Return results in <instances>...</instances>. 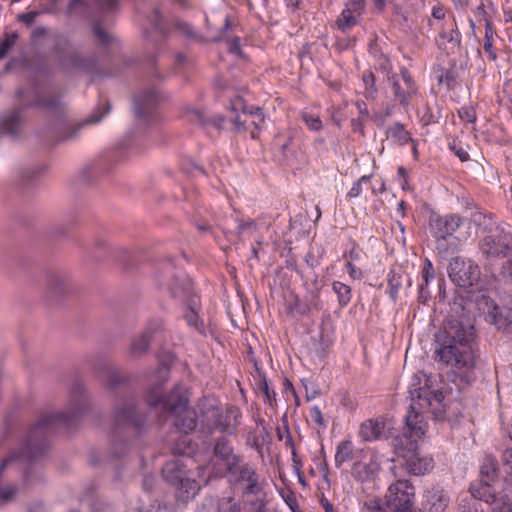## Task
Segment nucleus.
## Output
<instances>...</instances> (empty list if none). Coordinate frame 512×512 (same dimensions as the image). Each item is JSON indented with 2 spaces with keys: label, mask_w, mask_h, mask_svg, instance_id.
Here are the masks:
<instances>
[{
  "label": "nucleus",
  "mask_w": 512,
  "mask_h": 512,
  "mask_svg": "<svg viewBox=\"0 0 512 512\" xmlns=\"http://www.w3.org/2000/svg\"><path fill=\"white\" fill-rule=\"evenodd\" d=\"M473 499L469 500H462L459 505V511L458 512H483L482 509H480V504L478 500H480L478 497H475L473 494Z\"/></svg>",
  "instance_id": "obj_45"
},
{
  "label": "nucleus",
  "mask_w": 512,
  "mask_h": 512,
  "mask_svg": "<svg viewBox=\"0 0 512 512\" xmlns=\"http://www.w3.org/2000/svg\"><path fill=\"white\" fill-rule=\"evenodd\" d=\"M21 121V111L19 109L13 110L0 119L1 133L15 136L19 132Z\"/></svg>",
  "instance_id": "obj_27"
},
{
  "label": "nucleus",
  "mask_w": 512,
  "mask_h": 512,
  "mask_svg": "<svg viewBox=\"0 0 512 512\" xmlns=\"http://www.w3.org/2000/svg\"><path fill=\"white\" fill-rule=\"evenodd\" d=\"M463 224L462 217L458 214L432 215L429 227L432 236L436 239L437 248L447 238L452 236Z\"/></svg>",
  "instance_id": "obj_12"
},
{
  "label": "nucleus",
  "mask_w": 512,
  "mask_h": 512,
  "mask_svg": "<svg viewBox=\"0 0 512 512\" xmlns=\"http://www.w3.org/2000/svg\"><path fill=\"white\" fill-rule=\"evenodd\" d=\"M285 502L287 503V505L289 506V508L293 511V512H296V510L298 509V503H297V499L295 497V495L292 493V492H289L287 493L286 496H283Z\"/></svg>",
  "instance_id": "obj_58"
},
{
  "label": "nucleus",
  "mask_w": 512,
  "mask_h": 512,
  "mask_svg": "<svg viewBox=\"0 0 512 512\" xmlns=\"http://www.w3.org/2000/svg\"><path fill=\"white\" fill-rule=\"evenodd\" d=\"M388 133L400 145H405L411 140L410 133L400 123H395L391 126Z\"/></svg>",
  "instance_id": "obj_36"
},
{
  "label": "nucleus",
  "mask_w": 512,
  "mask_h": 512,
  "mask_svg": "<svg viewBox=\"0 0 512 512\" xmlns=\"http://www.w3.org/2000/svg\"><path fill=\"white\" fill-rule=\"evenodd\" d=\"M486 320L495 325L498 330H502L508 336L512 337V311L499 307L495 304L491 305Z\"/></svg>",
  "instance_id": "obj_17"
},
{
  "label": "nucleus",
  "mask_w": 512,
  "mask_h": 512,
  "mask_svg": "<svg viewBox=\"0 0 512 512\" xmlns=\"http://www.w3.org/2000/svg\"><path fill=\"white\" fill-rule=\"evenodd\" d=\"M362 81L365 85L364 95L366 98H374L377 94L375 76L372 71L366 70L362 74Z\"/></svg>",
  "instance_id": "obj_38"
},
{
  "label": "nucleus",
  "mask_w": 512,
  "mask_h": 512,
  "mask_svg": "<svg viewBox=\"0 0 512 512\" xmlns=\"http://www.w3.org/2000/svg\"><path fill=\"white\" fill-rule=\"evenodd\" d=\"M501 467L506 475L512 476V447L502 453Z\"/></svg>",
  "instance_id": "obj_49"
},
{
  "label": "nucleus",
  "mask_w": 512,
  "mask_h": 512,
  "mask_svg": "<svg viewBox=\"0 0 512 512\" xmlns=\"http://www.w3.org/2000/svg\"><path fill=\"white\" fill-rule=\"evenodd\" d=\"M311 420L321 428H326L327 423L324 420L323 414L318 406H312L309 410Z\"/></svg>",
  "instance_id": "obj_51"
},
{
  "label": "nucleus",
  "mask_w": 512,
  "mask_h": 512,
  "mask_svg": "<svg viewBox=\"0 0 512 512\" xmlns=\"http://www.w3.org/2000/svg\"><path fill=\"white\" fill-rule=\"evenodd\" d=\"M42 478L40 474L34 473L32 471L25 472L24 474V482L26 485H30L34 483L35 481H40Z\"/></svg>",
  "instance_id": "obj_61"
},
{
  "label": "nucleus",
  "mask_w": 512,
  "mask_h": 512,
  "mask_svg": "<svg viewBox=\"0 0 512 512\" xmlns=\"http://www.w3.org/2000/svg\"><path fill=\"white\" fill-rule=\"evenodd\" d=\"M89 407V399L84 388L78 384L72 391L67 411L47 413L30 429L25 445L18 454L6 458L0 466V476L7 468H22L24 462H30L42 455L48 447V435L56 429L69 425L79 418Z\"/></svg>",
  "instance_id": "obj_1"
},
{
  "label": "nucleus",
  "mask_w": 512,
  "mask_h": 512,
  "mask_svg": "<svg viewBox=\"0 0 512 512\" xmlns=\"http://www.w3.org/2000/svg\"><path fill=\"white\" fill-rule=\"evenodd\" d=\"M214 455L223 462L228 473L242 462L241 457L234 453L232 446L224 438L216 442Z\"/></svg>",
  "instance_id": "obj_20"
},
{
  "label": "nucleus",
  "mask_w": 512,
  "mask_h": 512,
  "mask_svg": "<svg viewBox=\"0 0 512 512\" xmlns=\"http://www.w3.org/2000/svg\"><path fill=\"white\" fill-rule=\"evenodd\" d=\"M412 392L419 409L429 410L437 418L444 414V395L441 391H430L425 387H420Z\"/></svg>",
  "instance_id": "obj_14"
},
{
  "label": "nucleus",
  "mask_w": 512,
  "mask_h": 512,
  "mask_svg": "<svg viewBox=\"0 0 512 512\" xmlns=\"http://www.w3.org/2000/svg\"><path fill=\"white\" fill-rule=\"evenodd\" d=\"M250 512H267V495L265 490L260 494H252L243 498Z\"/></svg>",
  "instance_id": "obj_32"
},
{
  "label": "nucleus",
  "mask_w": 512,
  "mask_h": 512,
  "mask_svg": "<svg viewBox=\"0 0 512 512\" xmlns=\"http://www.w3.org/2000/svg\"><path fill=\"white\" fill-rule=\"evenodd\" d=\"M174 486L176 487L177 498L183 502L194 498L200 490V484L195 480L192 472L188 474L183 481Z\"/></svg>",
  "instance_id": "obj_25"
},
{
  "label": "nucleus",
  "mask_w": 512,
  "mask_h": 512,
  "mask_svg": "<svg viewBox=\"0 0 512 512\" xmlns=\"http://www.w3.org/2000/svg\"><path fill=\"white\" fill-rule=\"evenodd\" d=\"M502 275L505 278L512 280V259L508 260L502 267Z\"/></svg>",
  "instance_id": "obj_63"
},
{
  "label": "nucleus",
  "mask_w": 512,
  "mask_h": 512,
  "mask_svg": "<svg viewBox=\"0 0 512 512\" xmlns=\"http://www.w3.org/2000/svg\"><path fill=\"white\" fill-rule=\"evenodd\" d=\"M332 290L337 295L338 305L340 307H346L352 299L351 287L341 281H333Z\"/></svg>",
  "instance_id": "obj_31"
},
{
  "label": "nucleus",
  "mask_w": 512,
  "mask_h": 512,
  "mask_svg": "<svg viewBox=\"0 0 512 512\" xmlns=\"http://www.w3.org/2000/svg\"><path fill=\"white\" fill-rule=\"evenodd\" d=\"M402 285L401 278L395 274L388 278V293L393 300H396L398 291Z\"/></svg>",
  "instance_id": "obj_48"
},
{
  "label": "nucleus",
  "mask_w": 512,
  "mask_h": 512,
  "mask_svg": "<svg viewBox=\"0 0 512 512\" xmlns=\"http://www.w3.org/2000/svg\"><path fill=\"white\" fill-rule=\"evenodd\" d=\"M301 117L309 130L314 132L322 130L323 124L318 115L309 112H303Z\"/></svg>",
  "instance_id": "obj_42"
},
{
  "label": "nucleus",
  "mask_w": 512,
  "mask_h": 512,
  "mask_svg": "<svg viewBox=\"0 0 512 512\" xmlns=\"http://www.w3.org/2000/svg\"><path fill=\"white\" fill-rule=\"evenodd\" d=\"M18 33H6L3 39L0 41V60L5 58L11 48L16 44L18 40Z\"/></svg>",
  "instance_id": "obj_40"
},
{
  "label": "nucleus",
  "mask_w": 512,
  "mask_h": 512,
  "mask_svg": "<svg viewBox=\"0 0 512 512\" xmlns=\"http://www.w3.org/2000/svg\"><path fill=\"white\" fill-rule=\"evenodd\" d=\"M422 281L419 284L420 293L423 294L425 289L428 287L431 280L435 277V271L432 262L429 259H425L424 265L421 272Z\"/></svg>",
  "instance_id": "obj_37"
},
{
  "label": "nucleus",
  "mask_w": 512,
  "mask_h": 512,
  "mask_svg": "<svg viewBox=\"0 0 512 512\" xmlns=\"http://www.w3.org/2000/svg\"><path fill=\"white\" fill-rule=\"evenodd\" d=\"M112 421V452L119 457L122 452H118V449L127 448V443L121 437L122 431L128 435H135L144 424V419L136 412L133 400H124L115 406Z\"/></svg>",
  "instance_id": "obj_4"
},
{
  "label": "nucleus",
  "mask_w": 512,
  "mask_h": 512,
  "mask_svg": "<svg viewBox=\"0 0 512 512\" xmlns=\"http://www.w3.org/2000/svg\"><path fill=\"white\" fill-rule=\"evenodd\" d=\"M495 30L490 20L485 19V35L483 40V52L487 59L490 61H496L497 53L494 48V37Z\"/></svg>",
  "instance_id": "obj_28"
},
{
  "label": "nucleus",
  "mask_w": 512,
  "mask_h": 512,
  "mask_svg": "<svg viewBox=\"0 0 512 512\" xmlns=\"http://www.w3.org/2000/svg\"><path fill=\"white\" fill-rule=\"evenodd\" d=\"M385 422L381 418L364 421L359 430V435L364 441L378 440L385 435Z\"/></svg>",
  "instance_id": "obj_22"
},
{
  "label": "nucleus",
  "mask_w": 512,
  "mask_h": 512,
  "mask_svg": "<svg viewBox=\"0 0 512 512\" xmlns=\"http://www.w3.org/2000/svg\"><path fill=\"white\" fill-rule=\"evenodd\" d=\"M440 38L446 41L451 50L459 48L461 45V33L458 30L457 24L454 20L450 23V25L443 29L440 34Z\"/></svg>",
  "instance_id": "obj_29"
},
{
  "label": "nucleus",
  "mask_w": 512,
  "mask_h": 512,
  "mask_svg": "<svg viewBox=\"0 0 512 512\" xmlns=\"http://www.w3.org/2000/svg\"><path fill=\"white\" fill-rule=\"evenodd\" d=\"M92 30L95 38L99 41V43L106 45L109 44L112 40L111 35L104 28H102L99 23H95Z\"/></svg>",
  "instance_id": "obj_47"
},
{
  "label": "nucleus",
  "mask_w": 512,
  "mask_h": 512,
  "mask_svg": "<svg viewBox=\"0 0 512 512\" xmlns=\"http://www.w3.org/2000/svg\"><path fill=\"white\" fill-rule=\"evenodd\" d=\"M448 275L457 286L467 288L478 281L480 270L474 261L455 257L449 263Z\"/></svg>",
  "instance_id": "obj_11"
},
{
  "label": "nucleus",
  "mask_w": 512,
  "mask_h": 512,
  "mask_svg": "<svg viewBox=\"0 0 512 512\" xmlns=\"http://www.w3.org/2000/svg\"><path fill=\"white\" fill-rule=\"evenodd\" d=\"M363 512H386L385 509L377 504H366Z\"/></svg>",
  "instance_id": "obj_64"
},
{
  "label": "nucleus",
  "mask_w": 512,
  "mask_h": 512,
  "mask_svg": "<svg viewBox=\"0 0 512 512\" xmlns=\"http://www.w3.org/2000/svg\"><path fill=\"white\" fill-rule=\"evenodd\" d=\"M118 5V0H95V7L101 13L112 12Z\"/></svg>",
  "instance_id": "obj_52"
},
{
  "label": "nucleus",
  "mask_w": 512,
  "mask_h": 512,
  "mask_svg": "<svg viewBox=\"0 0 512 512\" xmlns=\"http://www.w3.org/2000/svg\"><path fill=\"white\" fill-rule=\"evenodd\" d=\"M150 338L151 335L149 330L145 331L140 336L135 337L131 343V353L134 356H141L146 353L149 348Z\"/></svg>",
  "instance_id": "obj_34"
},
{
  "label": "nucleus",
  "mask_w": 512,
  "mask_h": 512,
  "mask_svg": "<svg viewBox=\"0 0 512 512\" xmlns=\"http://www.w3.org/2000/svg\"><path fill=\"white\" fill-rule=\"evenodd\" d=\"M158 101V94L155 89H151L139 96H137L134 100V106H135V115L138 118H143L146 115H148L154 105Z\"/></svg>",
  "instance_id": "obj_24"
},
{
  "label": "nucleus",
  "mask_w": 512,
  "mask_h": 512,
  "mask_svg": "<svg viewBox=\"0 0 512 512\" xmlns=\"http://www.w3.org/2000/svg\"><path fill=\"white\" fill-rule=\"evenodd\" d=\"M459 118L468 124L476 122V112L472 106H463L458 110Z\"/></svg>",
  "instance_id": "obj_46"
},
{
  "label": "nucleus",
  "mask_w": 512,
  "mask_h": 512,
  "mask_svg": "<svg viewBox=\"0 0 512 512\" xmlns=\"http://www.w3.org/2000/svg\"><path fill=\"white\" fill-rule=\"evenodd\" d=\"M257 229L255 221H240L237 225V233L239 235L244 234L246 231L253 233Z\"/></svg>",
  "instance_id": "obj_55"
},
{
  "label": "nucleus",
  "mask_w": 512,
  "mask_h": 512,
  "mask_svg": "<svg viewBox=\"0 0 512 512\" xmlns=\"http://www.w3.org/2000/svg\"><path fill=\"white\" fill-rule=\"evenodd\" d=\"M364 10V0H349L346 2L344 9L335 22L336 27L342 32H346L351 29L357 25L358 18L361 17Z\"/></svg>",
  "instance_id": "obj_15"
},
{
  "label": "nucleus",
  "mask_w": 512,
  "mask_h": 512,
  "mask_svg": "<svg viewBox=\"0 0 512 512\" xmlns=\"http://www.w3.org/2000/svg\"><path fill=\"white\" fill-rule=\"evenodd\" d=\"M265 122V114L261 108H255V117H252L250 124L255 127V130L251 131V138L256 139L259 131Z\"/></svg>",
  "instance_id": "obj_43"
},
{
  "label": "nucleus",
  "mask_w": 512,
  "mask_h": 512,
  "mask_svg": "<svg viewBox=\"0 0 512 512\" xmlns=\"http://www.w3.org/2000/svg\"><path fill=\"white\" fill-rule=\"evenodd\" d=\"M388 81L391 83L395 101L405 111H408L411 103L419 95L418 88L408 69L402 66L399 74L388 75Z\"/></svg>",
  "instance_id": "obj_7"
},
{
  "label": "nucleus",
  "mask_w": 512,
  "mask_h": 512,
  "mask_svg": "<svg viewBox=\"0 0 512 512\" xmlns=\"http://www.w3.org/2000/svg\"><path fill=\"white\" fill-rule=\"evenodd\" d=\"M370 178V175L361 176L356 182L353 183L351 189L347 193V197L350 199L359 197L363 192V183L368 182Z\"/></svg>",
  "instance_id": "obj_44"
},
{
  "label": "nucleus",
  "mask_w": 512,
  "mask_h": 512,
  "mask_svg": "<svg viewBox=\"0 0 512 512\" xmlns=\"http://www.w3.org/2000/svg\"><path fill=\"white\" fill-rule=\"evenodd\" d=\"M218 512H243L239 500L233 496H225L219 499L217 505Z\"/></svg>",
  "instance_id": "obj_35"
},
{
  "label": "nucleus",
  "mask_w": 512,
  "mask_h": 512,
  "mask_svg": "<svg viewBox=\"0 0 512 512\" xmlns=\"http://www.w3.org/2000/svg\"><path fill=\"white\" fill-rule=\"evenodd\" d=\"M415 489L408 480L392 483L385 494L386 506L395 512H403L414 507Z\"/></svg>",
  "instance_id": "obj_9"
},
{
  "label": "nucleus",
  "mask_w": 512,
  "mask_h": 512,
  "mask_svg": "<svg viewBox=\"0 0 512 512\" xmlns=\"http://www.w3.org/2000/svg\"><path fill=\"white\" fill-rule=\"evenodd\" d=\"M34 96L32 98H28V97H25L24 96V92L22 90L19 91V96L23 98V100L25 101V103H27L28 105H36V106H41V107H45V108H53L57 105V100H44L42 99L38 94L39 92L38 91H35L34 92Z\"/></svg>",
  "instance_id": "obj_39"
},
{
  "label": "nucleus",
  "mask_w": 512,
  "mask_h": 512,
  "mask_svg": "<svg viewBox=\"0 0 512 512\" xmlns=\"http://www.w3.org/2000/svg\"><path fill=\"white\" fill-rule=\"evenodd\" d=\"M259 387L262 393L264 394L265 398L269 402V404L272 406L273 402L276 400L275 391L269 387V384L266 379L262 380Z\"/></svg>",
  "instance_id": "obj_53"
},
{
  "label": "nucleus",
  "mask_w": 512,
  "mask_h": 512,
  "mask_svg": "<svg viewBox=\"0 0 512 512\" xmlns=\"http://www.w3.org/2000/svg\"><path fill=\"white\" fill-rule=\"evenodd\" d=\"M168 289L174 298H179L188 301V309L185 313V319L189 326L200 330L202 322L199 319L197 307V297L193 294V283L192 280L183 276L177 279L175 283L170 284Z\"/></svg>",
  "instance_id": "obj_8"
},
{
  "label": "nucleus",
  "mask_w": 512,
  "mask_h": 512,
  "mask_svg": "<svg viewBox=\"0 0 512 512\" xmlns=\"http://www.w3.org/2000/svg\"><path fill=\"white\" fill-rule=\"evenodd\" d=\"M18 489L16 486H5L0 487V501L2 504H6L14 499L17 495Z\"/></svg>",
  "instance_id": "obj_50"
},
{
  "label": "nucleus",
  "mask_w": 512,
  "mask_h": 512,
  "mask_svg": "<svg viewBox=\"0 0 512 512\" xmlns=\"http://www.w3.org/2000/svg\"><path fill=\"white\" fill-rule=\"evenodd\" d=\"M444 329L446 339L436 349L437 360L457 369L471 366L473 357L470 342L474 336L473 326L450 320Z\"/></svg>",
  "instance_id": "obj_3"
},
{
  "label": "nucleus",
  "mask_w": 512,
  "mask_h": 512,
  "mask_svg": "<svg viewBox=\"0 0 512 512\" xmlns=\"http://www.w3.org/2000/svg\"><path fill=\"white\" fill-rule=\"evenodd\" d=\"M441 118V108L437 104H426L420 111V121L423 125L435 124Z\"/></svg>",
  "instance_id": "obj_33"
},
{
  "label": "nucleus",
  "mask_w": 512,
  "mask_h": 512,
  "mask_svg": "<svg viewBox=\"0 0 512 512\" xmlns=\"http://www.w3.org/2000/svg\"><path fill=\"white\" fill-rule=\"evenodd\" d=\"M481 250L490 257H506L511 250L508 236L502 233L486 236L481 242Z\"/></svg>",
  "instance_id": "obj_16"
},
{
  "label": "nucleus",
  "mask_w": 512,
  "mask_h": 512,
  "mask_svg": "<svg viewBox=\"0 0 512 512\" xmlns=\"http://www.w3.org/2000/svg\"><path fill=\"white\" fill-rule=\"evenodd\" d=\"M354 445L350 440L341 441L336 447L335 465L341 467L343 463L352 459Z\"/></svg>",
  "instance_id": "obj_30"
},
{
  "label": "nucleus",
  "mask_w": 512,
  "mask_h": 512,
  "mask_svg": "<svg viewBox=\"0 0 512 512\" xmlns=\"http://www.w3.org/2000/svg\"><path fill=\"white\" fill-rule=\"evenodd\" d=\"M92 512H115V510L112 505L100 502L95 505Z\"/></svg>",
  "instance_id": "obj_62"
},
{
  "label": "nucleus",
  "mask_w": 512,
  "mask_h": 512,
  "mask_svg": "<svg viewBox=\"0 0 512 512\" xmlns=\"http://www.w3.org/2000/svg\"><path fill=\"white\" fill-rule=\"evenodd\" d=\"M345 268L351 279L360 280L363 278V271L360 268L353 265L350 261L346 262Z\"/></svg>",
  "instance_id": "obj_56"
},
{
  "label": "nucleus",
  "mask_w": 512,
  "mask_h": 512,
  "mask_svg": "<svg viewBox=\"0 0 512 512\" xmlns=\"http://www.w3.org/2000/svg\"><path fill=\"white\" fill-rule=\"evenodd\" d=\"M67 286V279L59 274H54L50 277L48 282L49 290L54 294H59L65 290Z\"/></svg>",
  "instance_id": "obj_41"
},
{
  "label": "nucleus",
  "mask_w": 512,
  "mask_h": 512,
  "mask_svg": "<svg viewBox=\"0 0 512 512\" xmlns=\"http://www.w3.org/2000/svg\"><path fill=\"white\" fill-rule=\"evenodd\" d=\"M472 494L491 506L493 512H512V491L508 487L496 490L487 483L474 487Z\"/></svg>",
  "instance_id": "obj_10"
},
{
  "label": "nucleus",
  "mask_w": 512,
  "mask_h": 512,
  "mask_svg": "<svg viewBox=\"0 0 512 512\" xmlns=\"http://www.w3.org/2000/svg\"><path fill=\"white\" fill-rule=\"evenodd\" d=\"M110 112V104L108 102H105L103 104V110L101 108H98L97 111H95L92 115L84 119L83 121L74 124L72 126H69L63 133L62 138L64 140H74L76 139L81 130L87 126L92 124L99 123L102 118Z\"/></svg>",
  "instance_id": "obj_19"
},
{
  "label": "nucleus",
  "mask_w": 512,
  "mask_h": 512,
  "mask_svg": "<svg viewBox=\"0 0 512 512\" xmlns=\"http://www.w3.org/2000/svg\"><path fill=\"white\" fill-rule=\"evenodd\" d=\"M38 14L39 13L36 11H31V12L20 15L19 20H21L22 22H24L27 25H30L35 21Z\"/></svg>",
  "instance_id": "obj_59"
},
{
  "label": "nucleus",
  "mask_w": 512,
  "mask_h": 512,
  "mask_svg": "<svg viewBox=\"0 0 512 512\" xmlns=\"http://www.w3.org/2000/svg\"><path fill=\"white\" fill-rule=\"evenodd\" d=\"M498 472L499 467L497 460L491 455L484 456L480 466L481 482L479 484L472 485L470 491L472 492V489L474 487H479L480 485L485 483L494 486L496 490H500L499 488L502 485L496 481L498 477Z\"/></svg>",
  "instance_id": "obj_18"
},
{
  "label": "nucleus",
  "mask_w": 512,
  "mask_h": 512,
  "mask_svg": "<svg viewBox=\"0 0 512 512\" xmlns=\"http://www.w3.org/2000/svg\"><path fill=\"white\" fill-rule=\"evenodd\" d=\"M170 368L161 364L156 370L154 383L148 389L145 399L149 406H160L170 415L174 427L182 433L188 434L196 427V413L188 405L187 391L180 385H176L168 394L162 392V385L169 379Z\"/></svg>",
  "instance_id": "obj_2"
},
{
  "label": "nucleus",
  "mask_w": 512,
  "mask_h": 512,
  "mask_svg": "<svg viewBox=\"0 0 512 512\" xmlns=\"http://www.w3.org/2000/svg\"><path fill=\"white\" fill-rule=\"evenodd\" d=\"M65 61L67 62L68 65H70L73 68H77V69L86 68L83 57L77 53L70 54L69 56L66 57Z\"/></svg>",
  "instance_id": "obj_54"
},
{
  "label": "nucleus",
  "mask_w": 512,
  "mask_h": 512,
  "mask_svg": "<svg viewBox=\"0 0 512 512\" xmlns=\"http://www.w3.org/2000/svg\"><path fill=\"white\" fill-rule=\"evenodd\" d=\"M191 472L186 469V465L180 460H171L165 463L162 468L164 479L171 485H175L190 474Z\"/></svg>",
  "instance_id": "obj_23"
},
{
  "label": "nucleus",
  "mask_w": 512,
  "mask_h": 512,
  "mask_svg": "<svg viewBox=\"0 0 512 512\" xmlns=\"http://www.w3.org/2000/svg\"><path fill=\"white\" fill-rule=\"evenodd\" d=\"M99 379L108 387H115L122 381L119 369L109 363L100 364L97 370Z\"/></svg>",
  "instance_id": "obj_26"
},
{
  "label": "nucleus",
  "mask_w": 512,
  "mask_h": 512,
  "mask_svg": "<svg viewBox=\"0 0 512 512\" xmlns=\"http://www.w3.org/2000/svg\"><path fill=\"white\" fill-rule=\"evenodd\" d=\"M404 440H407L406 434L397 436L394 446L398 456L403 458L406 470L413 475H423L429 472L434 466L433 458L420 455L417 451V441L409 440L404 443Z\"/></svg>",
  "instance_id": "obj_5"
},
{
  "label": "nucleus",
  "mask_w": 512,
  "mask_h": 512,
  "mask_svg": "<svg viewBox=\"0 0 512 512\" xmlns=\"http://www.w3.org/2000/svg\"><path fill=\"white\" fill-rule=\"evenodd\" d=\"M411 395V404L405 416V430L400 436L406 434L407 440H404V443L409 440L418 441L421 439L426 431H427V422L424 420L422 415L423 410L419 409L417 405L414 393L410 391Z\"/></svg>",
  "instance_id": "obj_13"
},
{
  "label": "nucleus",
  "mask_w": 512,
  "mask_h": 512,
  "mask_svg": "<svg viewBox=\"0 0 512 512\" xmlns=\"http://www.w3.org/2000/svg\"><path fill=\"white\" fill-rule=\"evenodd\" d=\"M228 474L230 482L241 488L242 498L260 494L267 486L266 480L261 477L256 467L243 461Z\"/></svg>",
  "instance_id": "obj_6"
},
{
  "label": "nucleus",
  "mask_w": 512,
  "mask_h": 512,
  "mask_svg": "<svg viewBox=\"0 0 512 512\" xmlns=\"http://www.w3.org/2000/svg\"><path fill=\"white\" fill-rule=\"evenodd\" d=\"M230 109L233 112L242 111L243 113H247V106L244 103V100L237 96L231 100Z\"/></svg>",
  "instance_id": "obj_57"
},
{
  "label": "nucleus",
  "mask_w": 512,
  "mask_h": 512,
  "mask_svg": "<svg viewBox=\"0 0 512 512\" xmlns=\"http://www.w3.org/2000/svg\"><path fill=\"white\" fill-rule=\"evenodd\" d=\"M450 149L454 151V153L460 158L461 161L468 160L469 154L464 148L458 147L455 144H453L450 145Z\"/></svg>",
  "instance_id": "obj_60"
},
{
  "label": "nucleus",
  "mask_w": 512,
  "mask_h": 512,
  "mask_svg": "<svg viewBox=\"0 0 512 512\" xmlns=\"http://www.w3.org/2000/svg\"><path fill=\"white\" fill-rule=\"evenodd\" d=\"M449 504V497L440 487H433L425 494V506L430 512H444Z\"/></svg>",
  "instance_id": "obj_21"
}]
</instances>
